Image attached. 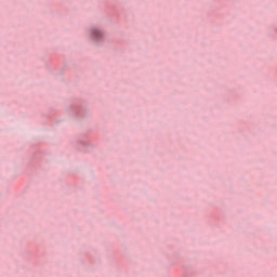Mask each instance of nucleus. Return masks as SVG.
Here are the masks:
<instances>
[{"label":"nucleus","instance_id":"f257e3e1","mask_svg":"<svg viewBox=\"0 0 277 277\" xmlns=\"http://www.w3.org/2000/svg\"><path fill=\"white\" fill-rule=\"evenodd\" d=\"M92 34H93L94 38H101V36H103V34L98 29H93Z\"/></svg>","mask_w":277,"mask_h":277}]
</instances>
